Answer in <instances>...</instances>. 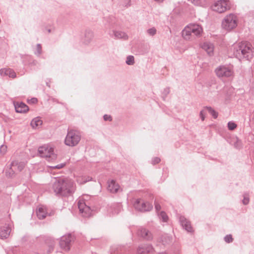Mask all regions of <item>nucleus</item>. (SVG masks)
Instances as JSON below:
<instances>
[{
    "mask_svg": "<svg viewBox=\"0 0 254 254\" xmlns=\"http://www.w3.org/2000/svg\"><path fill=\"white\" fill-rule=\"evenodd\" d=\"M207 111L214 118L216 119L218 117V113L213 110L210 107H206Z\"/></svg>",
    "mask_w": 254,
    "mask_h": 254,
    "instance_id": "23",
    "label": "nucleus"
},
{
    "mask_svg": "<svg viewBox=\"0 0 254 254\" xmlns=\"http://www.w3.org/2000/svg\"><path fill=\"white\" fill-rule=\"evenodd\" d=\"M160 216L161 218L163 220V221H164V222H166L168 219V217L167 215L163 211H161L160 212Z\"/></svg>",
    "mask_w": 254,
    "mask_h": 254,
    "instance_id": "26",
    "label": "nucleus"
},
{
    "mask_svg": "<svg viewBox=\"0 0 254 254\" xmlns=\"http://www.w3.org/2000/svg\"><path fill=\"white\" fill-rule=\"evenodd\" d=\"M155 208L157 211L160 210L161 208L160 204L156 200L155 201Z\"/></svg>",
    "mask_w": 254,
    "mask_h": 254,
    "instance_id": "32",
    "label": "nucleus"
},
{
    "mask_svg": "<svg viewBox=\"0 0 254 254\" xmlns=\"http://www.w3.org/2000/svg\"><path fill=\"white\" fill-rule=\"evenodd\" d=\"M54 192L63 196H68L72 194L76 189L74 181L71 179H58L55 180L53 185Z\"/></svg>",
    "mask_w": 254,
    "mask_h": 254,
    "instance_id": "1",
    "label": "nucleus"
},
{
    "mask_svg": "<svg viewBox=\"0 0 254 254\" xmlns=\"http://www.w3.org/2000/svg\"><path fill=\"white\" fill-rule=\"evenodd\" d=\"M38 152L41 157L48 158L50 160H55L57 157L54 153V149L47 145L40 147L38 148Z\"/></svg>",
    "mask_w": 254,
    "mask_h": 254,
    "instance_id": "7",
    "label": "nucleus"
},
{
    "mask_svg": "<svg viewBox=\"0 0 254 254\" xmlns=\"http://www.w3.org/2000/svg\"><path fill=\"white\" fill-rule=\"evenodd\" d=\"M232 8V4L229 0H217L215 1L211 6V9L218 13H223Z\"/></svg>",
    "mask_w": 254,
    "mask_h": 254,
    "instance_id": "5",
    "label": "nucleus"
},
{
    "mask_svg": "<svg viewBox=\"0 0 254 254\" xmlns=\"http://www.w3.org/2000/svg\"><path fill=\"white\" fill-rule=\"evenodd\" d=\"M6 151H7V146H5L4 145H2L0 147V153L1 154H4L6 152Z\"/></svg>",
    "mask_w": 254,
    "mask_h": 254,
    "instance_id": "28",
    "label": "nucleus"
},
{
    "mask_svg": "<svg viewBox=\"0 0 254 254\" xmlns=\"http://www.w3.org/2000/svg\"><path fill=\"white\" fill-rule=\"evenodd\" d=\"M238 16L233 13L226 15L222 22V27L223 29L230 31L235 29L238 25Z\"/></svg>",
    "mask_w": 254,
    "mask_h": 254,
    "instance_id": "4",
    "label": "nucleus"
},
{
    "mask_svg": "<svg viewBox=\"0 0 254 254\" xmlns=\"http://www.w3.org/2000/svg\"><path fill=\"white\" fill-rule=\"evenodd\" d=\"M65 165V164L64 163H62V164H59L55 167H53L54 168H57V169H61V168H63V167H64Z\"/></svg>",
    "mask_w": 254,
    "mask_h": 254,
    "instance_id": "37",
    "label": "nucleus"
},
{
    "mask_svg": "<svg viewBox=\"0 0 254 254\" xmlns=\"http://www.w3.org/2000/svg\"><path fill=\"white\" fill-rule=\"evenodd\" d=\"M38 102L37 98H33L30 100H28V103L30 104H36Z\"/></svg>",
    "mask_w": 254,
    "mask_h": 254,
    "instance_id": "30",
    "label": "nucleus"
},
{
    "mask_svg": "<svg viewBox=\"0 0 254 254\" xmlns=\"http://www.w3.org/2000/svg\"><path fill=\"white\" fill-rule=\"evenodd\" d=\"M215 72L219 77H228L232 76L233 74L232 68L224 65L217 67L215 70Z\"/></svg>",
    "mask_w": 254,
    "mask_h": 254,
    "instance_id": "8",
    "label": "nucleus"
},
{
    "mask_svg": "<svg viewBox=\"0 0 254 254\" xmlns=\"http://www.w3.org/2000/svg\"><path fill=\"white\" fill-rule=\"evenodd\" d=\"M134 206L136 209L143 211H149L152 208V205L150 203L144 201L141 199H137L134 203Z\"/></svg>",
    "mask_w": 254,
    "mask_h": 254,
    "instance_id": "9",
    "label": "nucleus"
},
{
    "mask_svg": "<svg viewBox=\"0 0 254 254\" xmlns=\"http://www.w3.org/2000/svg\"><path fill=\"white\" fill-rule=\"evenodd\" d=\"M156 30L155 28H152L148 30V33L150 35H154L156 33Z\"/></svg>",
    "mask_w": 254,
    "mask_h": 254,
    "instance_id": "34",
    "label": "nucleus"
},
{
    "mask_svg": "<svg viewBox=\"0 0 254 254\" xmlns=\"http://www.w3.org/2000/svg\"><path fill=\"white\" fill-rule=\"evenodd\" d=\"M108 184V189L111 192L116 193L120 190V186L115 181L111 180Z\"/></svg>",
    "mask_w": 254,
    "mask_h": 254,
    "instance_id": "16",
    "label": "nucleus"
},
{
    "mask_svg": "<svg viewBox=\"0 0 254 254\" xmlns=\"http://www.w3.org/2000/svg\"><path fill=\"white\" fill-rule=\"evenodd\" d=\"M232 49L236 57L245 58L248 60L254 56V49L252 45L246 42H242L234 44Z\"/></svg>",
    "mask_w": 254,
    "mask_h": 254,
    "instance_id": "2",
    "label": "nucleus"
},
{
    "mask_svg": "<svg viewBox=\"0 0 254 254\" xmlns=\"http://www.w3.org/2000/svg\"><path fill=\"white\" fill-rule=\"evenodd\" d=\"M104 119L105 121H111V117L109 115H105L104 116Z\"/></svg>",
    "mask_w": 254,
    "mask_h": 254,
    "instance_id": "39",
    "label": "nucleus"
},
{
    "mask_svg": "<svg viewBox=\"0 0 254 254\" xmlns=\"http://www.w3.org/2000/svg\"><path fill=\"white\" fill-rule=\"evenodd\" d=\"M10 233V229L9 228H5L0 230V237L2 239L6 238L9 235Z\"/></svg>",
    "mask_w": 254,
    "mask_h": 254,
    "instance_id": "22",
    "label": "nucleus"
},
{
    "mask_svg": "<svg viewBox=\"0 0 254 254\" xmlns=\"http://www.w3.org/2000/svg\"><path fill=\"white\" fill-rule=\"evenodd\" d=\"M149 232L146 229H143L140 231V235L143 237H146L148 236Z\"/></svg>",
    "mask_w": 254,
    "mask_h": 254,
    "instance_id": "29",
    "label": "nucleus"
},
{
    "mask_svg": "<svg viewBox=\"0 0 254 254\" xmlns=\"http://www.w3.org/2000/svg\"><path fill=\"white\" fill-rule=\"evenodd\" d=\"M180 220L182 226L186 229L187 231L188 232H191L192 231V228L190 222L185 218L182 217L180 218Z\"/></svg>",
    "mask_w": 254,
    "mask_h": 254,
    "instance_id": "20",
    "label": "nucleus"
},
{
    "mask_svg": "<svg viewBox=\"0 0 254 254\" xmlns=\"http://www.w3.org/2000/svg\"><path fill=\"white\" fill-rule=\"evenodd\" d=\"M72 240L73 238L70 235L62 237L60 243L61 248L64 251H68L70 249V243Z\"/></svg>",
    "mask_w": 254,
    "mask_h": 254,
    "instance_id": "11",
    "label": "nucleus"
},
{
    "mask_svg": "<svg viewBox=\"0 0 254 254\" xmlns=\"http://www.w3.org/2000/svg\"><path fill=\"white\" fill-rule=\"evenodd\" d=\"M203 32L202 27L195 24H190L185 27L182 31V37L185 40H190L192 37V33L196 36H200Z\"/></svg>",
    "mask_w": 254,
    "mask_h": 254,
    "instance_id": "3",
    "label": "nucleus"
},
{
    "mask_svg": "<svg viewBox=\"0 0 254 254\" xmlns=\"http://www.w3.org/2000/svg\"><path fill=\"white\" fill-rule=\"evenodd\" d=\"M126 63L128 65H132L134 64V57L129 56L127 58Z\"/></svg>",
    "mask_w": 254,
    "mask_h": 254,
    "instance_id": "24",
    "label": "nucleus"
},
{
    "mask_svg": "<svg viewBox=\"0 0 254 254\" xmlns=\"http://www.w3.org/2000/svg\"><path fill=\"white\" fill-rule=\"evenodd\" d=\"M26 163L24 161H14L11 165V169L17 172H21L26 166Z\"/></svg>",
    "mask_w": 254,
    "mask_h": 254,
    "instance_id": "15",
    "label": "nucleus"
},
{
    "mask_svg": "<svg viewBox=\"0 0 254 254\" xmlns=\"http://www.w3.org/2000/svg\"><path fill=\"white\" fill-rule=\"evenodd\" d=\"M200 47L203 50H204L207 53V54L208 55H213L214 47L212 43L205 42L202 43L200 45Z\"/></svg>",
    "mask_w": 254,
    "mask_h": 254,
    "instance_id": "13",
    "label": "nucleus"
},
{
    "mask_svg": "<svg viewBox=\"0 0 254 254\" xmlns=\"http://www.w3.org/2000/svg\"><path fill=\"white\" fill-rule=\"evenodd\" d=\"M78 205L79 211L83 216L89 217L92 215V210L87 205L86 202H83L82 200H79Z\"/></svg>",
    "mask_w": 254,
    "mask_h": 254,
    "instance_id": "10",
    "label": "nucleus"
},
{
    "mask_svg": "<svg viewBox=\"0 0 254 254\" xmlns=\"http://www.w3.org/2000/svg\"><path fill=\"white\" fill-rule=\"evenodd\" d=\"M0 74L2 76L8 75L12 78H15L16 77L15 72L11 69H1L0 70Z\"/></svg>",
    "mask_w": 254,
    "mask_h": 254,
    "instance_id": "19",
    "label": "nucleus"
},
{
    "mask_svg": "<svg viewBox=\"0 0 254 254\" xmlns=\"http://www.w3.org/2000/svg\"><path fill=\"white\" fill-rule=\"evenodd\" d=\"M91 180V178L87 175H78L76 177V181L79 184H84Z\"/></svg>",
    "mask_w": 254,
    "mask_h": 254,
    "instance_id": "18",
    "label": "nucleus"
},
{
    "mask_svg": "<svg viewBox=\"0 0 254 254\" xmlns=\"http://www.w3.org/2000/svg\"><path fill=\"white\" fill-rule=\"evenodd\" d=\"M36 214L39 219L45 218L48 214L47 208L44 205H39L36 209Z\"/></svg>",
    "mask_w": 254,
    "mask_h": 254,
    "instance_id": "12",
    "label": "nucleus"
},
{
    "mask_svg": "<svg viewBox=\"0 0 254 254\" xmlns=\"http://www.w3.org/2000/svg\"><path fill=\"white\" fill-rule=\"evenodd\" d=\"M14 107L16 112L17 113H25L29 111L28 107L25 104L22 102L14 103Z\"/></svg>",
    "mask_w": 254,
    "mask_h": 254,
    "instance_id": "14",
    "label": "nucleus"
},
{
    "mask_svg": "<svg viewBox=\"0 0 254 254\" xmlns=\"http://www.w3.org/2000/svg\"><path fill=\"white\" fill-rule=\"evenodd\" d=\"M242 142L241 140H237L236 142L235 143V146L236 147H241L242 146Z\"/></svg>",
    "mask_w": 254,
    "mask_h": 254,
    "instance_id": "36",
    "label": "nucleus"
},
{
    "mask_svg": "<svg viewBox=\"0 0 254 254\" xmlns=\"http://www.w3.org/2000/svg\"><path fill=\"white\" fill-rule=\"evenodd\" d=\"M192 3L195 5H198L200 4L199 0H190Z\"/></svg>",
    "mask_w": 254,
    "mask_h": 254,
    "instance_id": "40",
    "label": "nucleus"
},
{
    "mask_svg": "<svg viewBox=\"0 0 254 254\" xmlns=\"http://www.w3.org/2000/svg\"><path fill=\"white\" fill-rule=\"evenodd\" d=\"M160 161V159L157 157L154 158L153 160V163L154 164H157V163H159Z\"/></svg>",
    "mask_w": 254,
    "mask_h": 254,
    "instance_id": "38",
    "label": "nucleus"
},
{
    "mask_svg": "<svg viewBox=\"0 0 254 254\" xmlns=\"http://www.w3.org/2000/svg\"><path fill=\"white\" fill-rule=\"evenodd\" d=\"M80 139L81 137L79 132L76 130L71 129L67 132L64 140V143L67 146H74L79 143Z\"/></svg>",
    "mask_w": 254,
    "mask_h": 254,
    "instance_id": "6",
    "label": "nucleus"
},
{
    "mask_svg": "<svg viewBox=\"0 0 254 254\" xmlns=\"http://www.w3.org/2000/svg\"><path fill=\"white\" fill-rule=\"evenodd\" d=\"M237 125L233 122H229L228 123V127L229 130H233L237 127Z\"/></svg>",
    "mask_w": 254,
    "mask_h": 254,
    "instance_id": "25",
    "label": "nucleus"
},
{
    "mask_svg": "<svg viewBox=\"0 0 254 254\" xmlns=\"http://www.w3.org/2000/svg\"><path fill=\"white\" fill-rule=\"evenodd\" d=\"M152 250L153 249L151 246L144 245L138 247L137 253L139 254H147L151 252Z\"/></svg>",
    "mask_w": 254,
    "mask_h": 254,
    "instance_id": "17",
    "label": "nucleus"
},
{
    "mask_svg": "<svg viewBox=\"0 0 254 254\" xmlns=\"http://www.w3.org/2000/svg\"><path fill=\"white\" fill-rule=\"evenodd\" d=\"M225 240L227 243H230L232 242L233 238L231 235H227L225 237Z\"/></svg>",
    "mask_w": 254,
    "mask_h": 254,
    "instance_id": "31",
    "label": "nucleus"
},
{
    "mask_svg": "<svg viewBox=\"0 0 254 254\" xmlns=\"http://www.w3.org/2000/svg\"><path fill=\"white\" fill-rule=\"evenodd\" d=\"M249 202V197H247L246 196H245L244 197V199L243 200V203L244 204L246 205L248 204Z\"/></svg>",
    "mask_w": 254,
    "mask_h": 254,
    "instance_id": "35",
    "label": "nucleus"
},
{
    "mask_svg": "<svg viewBox=\"0 0 254 254\" xmlns=\"http://www.w3.org/2000/svg\"><path fill=\"white\" fill-rule=\"evenodd\" d=\"M90 198V196L87 194H84L79 197V200H82L83 202H85L89 200Z\"/></svg>",
    "mask_w": 254,
    "mask_h": 254,
    "instance_id": "27",
    "label": "nucleus"
},
{
    "mask_svg": "<svg viewBox=\"0 0 254 254\" xmlns=\"http://www.w3.org/2000/svg\"><path fill=\"white\" fill-rule=\"evenodd\" d=\"M42 123V121L37 117L32 120L31 122V125L33 128H36L41 126Z\"/></svg>",
    "mask_w": 254,
    "mask_h": 254,
    "instance_id": "21",
    "label": "nucleus"
},
{
    "mask_svg": "<svg viewBox=\"0 0 254 254\" xmlns=\"http://www.w3.org/2000/svg\"><path fill=\"white\" fill-rule=\"evenodd\" d=\"M207 110L206 109V107L203 109L202 110L200 113V118L202 120V121H204V119H205V116L204 115V113L205 112V111Z\"/></svg>",
    "mask_w": 254,
    "mask_h": 254,
    "instance_id": "33",
    "label": "nucleus"
}]
</instances>
